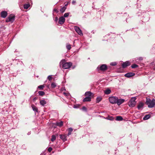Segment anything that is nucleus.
Returning <instances> with one entry per match:
<instances>
[{"label": "nucleus", "instance_id": "28", "mask_svg": "<svg viewBox=\"0 0 155 155\" xmlns=\"http://www.w3.org/2000/svg\"><path fill=\"white\" fill-rule=\"evenodd\" d=\"M111 92V91L109 89H107L104 91V93L106 94H109Z\"/></svg>", "mask_w": 155, "mask_h": 155}, {"label": "nucleus", "instance_id": "18", "mask_svg": "<svg viewBox=\"0 0 155 155\" xmlns=\"http://www.w3.org/2000/svg\"><path fill=\"white\" fill-rule=\"evenodd\" d=\"M100 116L101 117H103V118H104L105 119H107L108 120H109L111 121H113L114 120V118L112 116H108L107 117H105L103 116Z\"/></svg>", "mask_w": 155, "mask_h": 155}, {"label": "nucleus", "instance_id": "22", "mask_svg": "<svg viewBox=\"0 0 155 155\" xmlns=\"http://www.w3.org/2000/svg\"><path fill=\"white\" fill-rule=\"evenodd\" d=\"M115 120L117 121H121L123 120V118L121 116H118L116 117Z\"/></svg>", "mask_w": 155, "mask_h": 155}, {"label": "nucleus", "instance_id": "17", "mask_svg": "<svg viewBox=\"0 0 155 155\" xmlns=\"http://www.w3.org/2000/svg\"><path fill=\"white\" fill-rule=\"evenodd\" d=\"M7 15V12L6 11H3L1 12V17L3 18H5Z\"/></svg>", "mask_w": 155, "mask_h": 155}, {"label": "nucleus", "instance_id": "54", "mask_svg": "<svg viewBox=\"0 0 155 155\" xmlns=\"http://www.w3.org/2000/svg\"><path fill=\"white\" fill-rule=\"evenodd\" d=\"M64 94H66V93H64Z\"/></svg>", "mask_w": 155, "mask_h": 155}, {"label": "nucleus", "instance_id": "25", "mask_svg": "<svg viewBox=\"0 0 155 155\" xmlns=\"http://www.w3.org/2000/svg\"><path fill=\"white\" fill-rule=\"evenodd\" d=\"M102 98L101 97H97L96 99V103H99L102 100Z\"/></svg>", "mask_w": 155, "mask_h": 155}, {"label": "nucleus", "instance_id": "33", "mask_svg": "<svg viewBox=\"0 0 155 155\" xmlns=\"http://www.w3.org/2000/svg\"><path fill=\"white\" fill-rule=\"evenodd\" d=\"M57 85L55 83L53 82L51 84V87L52 88H54L56 87Z\"/></svg>", "mask_w": 155, "mask_h": 155}, {"label": "nucleus", "instance_id": "31", "mask_svg": "<svg viewBox=\"0 0 155 155\" xmlns=\"http://www.w3.org/2000/svg\"><path fill=\"white\" fill-rule=\"evenodd\" d=\"M56 139V137L54 135H53L51 136V141L52 142L54 141Z\"/></svg>", "mask_w": 155, "mask_h": 155}, {"label": "nucleus", "instance_id": "38", "mask_svg": "<svg viewBox=\"0 0 155 155\" xmlns=\"http://www.w3.org/2000/svg\"><path fill=\"white\" fill-rule=\"evenodd\" d=\"M27 0H19V3L22 4V3L27 2Z\"/></svg>", "mask_w": 155, "mask_h": 155}, {"label": "nucleus", "instance_id": "11", "mask_svg": "<svg viewBox=\"0 0 155 155\" xmlns=\"http://www.w3.org/2000/svg\"><path fill=\"white\" fill-rule=\"evenodd\" d=\"M65 21V18L63 16L60 17L59 19L58 23L60 25H62Z\"/></svg>", "mask_w": 155, "mask_h": 155}, {"label": "nucleus", "instance_id": "26", "mask_svg": "<svg viewBox=\"0 0 155 155\" xmlns=\"http://www.w3.org/2000/svg\"><path fill=\"white\" fill-rule=\"evenodd\" d=\"M92 93L90 91L86 92L85 93V95L87 96V97H91V95Z\"/></svg>", "mask_w": 155, "mask_h": 155}, {"label": "nucleus", "instance_id": "15", "mask_svg": "<svg viewBox=\"0 0 155 155\" xmlns=\"http://www.w3.org/2000/svg\"><path fill=\"white\" fill-rule=\"evenodd\" d=\"M53 124L55 125L56 126H58L61 127L63 125V122L61 121L59 122H56L55 123H53Z\"/></svg>", "mask_w": 155, "mask_h": 155}, {"label": "nucleus", "instance_id": "4", "mask_svg": "<svg viewBox=\"0 0 155 155\" xmlns=\"http://www.w3.org/2000/svg\"><path fill=\"white\" fill-rule=\"evenodd\" d=\"M107 69V66L106 64H102L98 66L97 68V71H105Z\"/></svg>", "mask_w": 155, "mask_h": 155}, {"label": "nucleus", "instance_id": "24", "mask_svg": "<svg viewBox=\"0 0 155 155\" xmlns=\"http://www.w3.org/2000/svg\"><path fill=\"white\" fill-rule=\"evenodd\" d=\"M143 59V58L142 57H139L138 58H136L135 61L137 63H138L140 62Z\"/></svg>", "mask_w": 155, "mask_h": 155}, {"label": "nucleus", "instance_id": "1", "mask_svg": "<svg viewBox=\"0 0 155 155\" xmlns=\"http://www.w3.org/2000/svg\"><path fill=\"white\" fill-rule=\"evenodd\" d=\"M62 65V68L64 69H67L70 68L72 65V63L71 62H66L65 59L62 60L60 63L59 65L60 67Z\"/></svg>", "mask_w": 155, "mask_h": 155}, {"label": "nucleus", "instance_id": "34", "mask_svg": "<svg viewBox=\"0 0 155 155\" xmlns=\"http://www.w3.org/2000/svg\"><path fill=\"white\" fill-rule=\"evenodd\" d=\"M131 67L132 68H136L138 67V66L137 65L135 64H133V65H132L131 66Z\"/></svg>", "mask_w": 155, "mask_h": 155}, {"label": "nucleus", "instance_id": "8", "mask_svg": "<svg viewBox=\"0 0 155 155\" xmlns=\"http://www.w3.org/2000/svg\"><path fill=\"white\" fill-rule=\"evenodd\" d=\"M125 101V99L122 98L118 99L117 98L116 104L117 105L119 106L123 103Z\"/></svg>", "mask_w": 155, "mask_h": 155}, {"label": "nucleus", "instance_id": "35", "mask_svg": "<svg viewBox=\"0 0 155 155\" xmlns=\"http://www.w3.org/2000/svg\"><path fill=\"white\" fill-rule=\"evenodd\" d=\"M117 63L116 62H112L110 63V65L112 66H115L117 64Z\"/></svg>", "mask_w": 155, "mask_h": 155}, {"label": "nucleus", "instance_id": "23", "mask_svg": "<svg viewBox=\"0 0 155 155\" xmlns=\"http://www.w3.org/2000/svg\"><path fill=\"white\" fill-rule=\"evenodd\" d=\"M73 129L72 127H70L68 129V133L67 136H69L71 134L72 132L73 131Z\"/></svg>", "mask_w": 155, "mask_h": 155}, {"label": "nucleus", "instance_id": "32", "mask_svg": "<svg viewBox=\"0 0 155 155\" xmlns=\"http://www.w3.org/2000/svg\"><path fill=\"white\" fill-rule=\"evenodd\" d=\"M38 93L39 95L42 96L44 95L45 94L44 92L41 91H39Z\"/></svg>", "mask_w": 155, "mask_h": 155}, {"label": "nucleus", "instance_id": "20", "mask_svg": "<svg viewBox=\"0 0 155 155\" xmlns=\"http://www.w3.org/2000/svg\"><path fill=\"white\" fill-rule=\"evenodd\" d=\"M40 104L42 106H45L46 104V101L44 100H41L40 102Z\"/></svg>", "mask_w": 155, "mask_h": 155}, {"label": "nucleus", "instance_id": "44", "mask_svg": "<svg viewBox=\"0 0 155 155\" xmlns=\"http://www.w3.org/2000/svg\"><path fill=\"white\" fill-rule=\"evenodd\" d=\"M82 109L83 110H84V111L87 110V109H86V107L84 106L83 107H82Z\"/></svg>", "mask_w": 155, "mask_h": 155}, {"label": "nucleus", "instance_id": "9", "mask_svg": "<svg viewBox=\"0 0 155 155\" xmlns=\"http://www.w3.org/2000/svg\"><path fill=\"white\" fill-rule=\"evenodd\" d=\"M136 98L134 99L133 100H132V99L131 100L129 103V106L130 107H133L135 106L136 102L135 101Z\"/></svg>", "mask_w": 155, "mask_h": 155}, {"label": "nucleus", "instance_id": "53", "mask_svg": "<svg viewBox=\"0 0 155 155\" xmlns=\"http://www.w3.org/2000/svg\"><path fill=\"white\" fill-rule=\"evenodd\" d=\"M138 16H140V14H138Z\"/></svg>", "mask_w": 155, "mask_h": 155}, {"label": "nucleus", "instance_id": "50", "mask_svg": "<svg viewBox=\"0 0 155 155\" xmlns=\"http://www.w3.org/2000/svg\"><path fill=\"white\" fill-rule=\"evenodd\" d=\"M75 67H76V66L75 65L73 66V67H72V69H74L75 68Z\"/></svg>", "mask_w": 155, "mask_h": 155}, {"label": "nucleus", "instance_id": "37", "mask_svg": "<svg viewBox=\"0 0 155 155\" xmlns=\"http://www.w3.org/2000/svg\"><path fill=\"white\" fill-rule=\"evenodd\" d=\"M70 13L69 12H67L65 13L64 15V18H66L68 17Z\"/></svg>", "mask_w": 155, "mask_h": 155}, {"label": "nucleus", "instance_id": "16", "mask_svg": "<svg viewBox=\"0 0 155 155\" xmlns=\"http://www.w3.org/2000/svg\"><path fill=\"white\" fill-rule=\"evenodd\" d=\"M135 75V74L133 72H129L126 74L124 76L126 77L129 78Z\"/></svg>", "mask_w": 155, "mask_h": 155}, {"label": "nucleus", "instance_id": "29", "mask_svg": "<svg viewBox=\"0 0 155 155\" xmlns=\"http://www.w3.org/2000/svg\"><path fill=\"white\" fill-rule=\"evenodd\" d=\"M30 6L29 4H25L24 5V8L25 9H27Z\"/></svg>", "mask_w": 155, "mask_h": 155}, {"label": "nucleus", "instance_id": "45", "mask_svg": "<svg viewBox=\"0 0 155 155\" xmlns=\"http://www.w3.org/2000/svg\"><path fill=\"white\" fill-rule=\"evenodd\" d=\"M38 99L37 97H35L34 98H33V99L32 100V101L33 102H35V101L37 100Z\"/></svg>", "mask_w": 155, "mask_h": 155}, {"label": "nucleus", "instance_id": "47", "mask_svg": "<svg viewBox=\"0 0 155 155\" xmlns=\"http://www.w3.org/2000/svg\"><path fill=\"white\" fill-rule=\"evenodd\" d=\"M58 17H56L54 19V21L56 22L58 21Z\"/></svg>", "mask_w": 155, "mask_h": 155}, {"label": "nucleus", "instance_id": "10", "mask_svg": "<svg viewBox=\"0 0 155 155\" xmlns=\"http://www.w3.org/2000/svg\"><path fill=\"white\" fill-rule=\"evenodd\" d=\"M17 65L20 67L21 69L22 70H23L24 68V64L21 61H18L17 63Z\"/></svg>", "mask_w": 155, "mask_h": 155}, {"label": "nucleus", "instance_id": "51", "mask_svg": "<svg viewBox=\"0 0 155 155\" xmlns=\"http://www.w3.org/2000/svg\"><path fill=\"white\" fill-rule=\"evenodd\" d=\"M30 134H31V132H30H30H28V133L27 134H28V135H30Z\"/></svg>", "mask_w": 155, "mask_h": 155}, {"label": "nucleus", "instance_id": "42", "mask_svg": "<svg viewBox=\"0 0 155 155\" xmlns=\"http://www.w3.org/2000/svg\"><path fill=\"white\" fill-rule=\"evenodd\" d=\"M66 2V3H64V7H66L68 5L69 2Z\"/></svg>", "mask_w": 155, "mask_h": 155}, {"label": "nucleus", "instance_id": "13", "mask_svg": "<svg viewBox=\"0 0 155 155\" xmlns=\"http://www.w3.org/2000/svg\"><path fill=\"white\" fill-rule=\"evenodd\" d=\"M60 138L64 142L67 140V135H59Z\"/></svg>", "mask_w": 155, "mask_h": 155}, {"label": "nucleus", "instance_id": "19", "mask_svg": "<svg viewBox=\"0 0 155 155\" xmlns=\"http://www.w3.org/2000/svg\"><path fill=\"white\" fill-rule=\"evenodd\" d=\"M91 100V97H86L84 98L83 100V101L84 102L86 101H90Z\"/></svg>", "mask_w": 155, "mask_h": 155}, {"label": "nucleus", "instance_id": "39", "mask_svg": "<svg viewBox=\"0 0 155 155\" xmlns=\"http://www.w3.org/2000/svg\"><path fill=\"white\" fill-rule=\"evenodd\" d=\"M44 87L43 85H40L38 86V88L41 89H42Z\"/></svg>", "mask_w": 155, "mask_h": 155}, {"label": "nucleus", "instance_id": "21", "mask_svg": "<svg viewBox=\"0 0 155 155\" xmlns=\"http://www.w3.org/2000/svg\"><path fill=\"white\" fill-rule=\"evenodd\" d=\"M151 115L149 114L146 115L143 117V120H146L149 119Z\"/></svg>", "mask_w": 155, "mask_h": 155}, {"label": "nucleus", "instance_id": "52", "mask_svg": "<svg viewBox=\"0 0 155 155\" xmlns=\"http://www.w3.org/2000/svg\"><path fill=\"white\" fill-rule=\"evenodd\" d=\"M153 69L154 70H155V66L153 67Z\"/></svg>", "mask_w": 155, "mask_h": 155}, {"label": "nucleus", "instance_id": "3", "mask_svg": "<svg viewBox=\"0 0 155 155\" xmlns=\"http://www.w3.org/2000/svg\"><path fill=\"white\" fill-rule=\"evenodd\" d=\"M15 15L14 14H11L6 18L5 21L6 22H10L12 23L15 21Z\"/></svg>", "mask_w": 155, "mask_h": 155}, {"label": "nucleus", "instance_id": "49", "mask_svg": "<svg viewBox=\"0 0 155 155\" xmlns=\"http://www.w3.org/2000/svg\"><path fill=\"white\" fill-rule=\"evenodd\" d=\"M111 34H112V32H110V33H109L108 34H107V35H105V36H104V37H106V36H107V35L109 36V35H111Z\"/></svg>", "mask_w": 155, "mask_h": 155}, {"label": "nucleus", "instance_id": "5", "mask_svg": "<svg viewBox=\"0 0 155 155\" xmlns=\"http://www.w3.org/2000/svg\"><path fill=\"white\" fill-rule=\"evenodd\" d=\"M117 97L115 96H111L109 97V102L112 104H116Z\"/></svg>", "mask_w": 155, "mask_h": 155}, {"label": "nucleus", "instance_id": "36", "mask_svg": "<svg viewBox=\"0 0 155 155\" xmlns=\"http://www.w3.org/2000/svg\"><path fill=\"white\" fill-rule=\"evenodd\" d=\"M66 48L68 50H70L71 48V45L67 44L66 45Z\"/></svg>", "mask_w": 155, "mask_h": 155}, {"label": "nucleus", "instance_id": "43", "mask_svg": "<svg viewBox=\"0 0 155 155\" xmlns=\"http://www.w3.org/2000/svg\"><path fill=\"white\" fill-rule=\"evenodd\" d=\"M56 12V13H57L58 12V11L57 10V9L54 8V10H53V12Z\"/></svg>", "mask_w": 155, "mask_h": 155}, {"label": "nucleus", "instance_id": "12", "mask_svg": "<svg viewBox=\"0 0 155 155\" xmlns=\"http://www.w3.org/2000/svg\"><path fill=\"white\" fill-rule=\"evenodd\" d=\"M144 104L142 102H140L138 104L137 108L138 110H142L143 108Z\"/></svg>", "mask_w": 155, "mask_h": 155}, {"label": "nucleus", "instance_id": "6", "mask_svg": "<svg viewBox=\"0 0 155 155\" xmlns=\"http://www.w3.org/2000/svg\"><path fill=\"white\" fill-rule=\"evenodd\" d=\"M141 14L142 15H145V16L147 17V18L142 19L143 21L144 22H146L147 21H149L150 18L149 16V15L148 13L145 12H144V11L142 12V13H141Z\"/></svg>", "mask_w": 155, "mask_h": 155}, {"label": "nucleus", "instance_id": "2", "mask_svg": "<svg viewBox=\"0 0 155 155\" xmlns=\"http://www.w3.org/2000/svg\"><path fill=\"white\" fill-rule=\"evenodd\" d=\"M145 103L148 105V107L153 108L155 106V99H153L152 100H151L149 98L147 97Z\"/></svg>", "mask_w": 155, "mask_h": 155}, {"label": "nucleus", "instance_id": "40", "mask_svg": "<svg viewBox=\"0 0 155 155\" xmlns=\"http://www.w3.org/2000/svg\"><path fill=\"white\" fill-rule=\"evenodd\" d=\"M47 78L49 80L51 81L52 79V75H50L48 76V77Z\"/></svg>", "mask_w": 155, "mask_h": 155}, {"label": "nucleus", "instance_id": "41", "mask_svg": "<svg viewBox=\"0 0 155 155\" xmlns=\"http://www.w3.org/2000/svg\"><path fill=\"white\" fill-rule=\"evenodd\" d=\"M52 150V147H48V151L49 152H51Z\"/></svg>", "mask_w": 155, "mask_h": 155}, {"label": "nucleus", "instance_id": "46", "mask_svg": "<svg viewBox=\"0 0 155 155\" xmlns=\"http://www.w3.org/2000/svg\"><path fill=\"white\" fill-rule=\"evenodd\" d=\"M72 3L73 5H75L76 3V1L75 0H73L72 1Z\"/></svg>", "mask_w": 155, "mask_h": 155}, {"label": "nucleus", "instance_id": "7", "mask_svg": "<svg viewBox=\"0 0 155 155\" xmlns=\"http://www.w3.org/2000/svg\"><path fill=\"white\" fill-rule=\"evenodd\" d=\"M74 28L75 31L78 34V35H83V33L82 31L78 27L75 26Z\"/></svg>", "mask_w": 155, "mask_h": 155}, {"label": "nucleus", "instance_id": "30", "mask_svg": "<svg viewBox=\"0 0 155 155\" xmlns=\"http://www.w3.org/2000/svg\"><path fill=\"white\" fill-rule=\"evenodd\" d=\"M66 7H65L63 6L60 9V12L62 13L64 12L66 9Z\"/></svg>", "mask_w": 155, "mask_h": 155}, {"label": "nucleus", "instance_id": "27", "mask_svg": "<svg viewBox=\"0 0 155 155\" xmlns=\"http://www.w3.org/2000/svg\"><path fill=\"white\" fill-rule=\"evenodd\" d=\"M31 107L33 111L37 112H38V108L34 105H32Z\"/></svg>", "mask_w": 155, "mask_h": 155}, {"label": "nucleus", "instance_id": "48", "mask_svg": "<svg viewBox=\"0 0 155 155\" xmlns=\"http://www.w3.org/2000/svg\"><path fill=\"white\" fill-rule=\"evenodd\" d=\"M73 107L74 108H78V107L77 105H74Z\"/></svg>", "mask_w": 155, "mask_h": 155}, {"label": "nucleus", "instance_id": "14", "mask_svg": "<svg viewBox=\"0 0 155 155\" xmlns=\"http://www.w3.org/2000/svg\"><path fill=\"white\" fill-rule=\"evenodd\" d=\"M130 62L128 61H127L126 62H124L122 65V67L123 68H125L126 67L129 66L130 65Z\"/></svg>", "mask_w": 155, "mask_h": 155}]
</instances>
